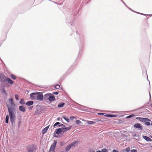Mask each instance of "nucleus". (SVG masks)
<instances>
[{"instance_id": "f257e3e1", "label": "nucleus", "mask_w": 152, "mask_h": 152, "mask_svg": "<svg viewBox=\"0 0 152 152\" xmlns=\"http://www.w3.org/2000/svg\"><path fill=\"white\" fill-rule=\"evenodd\" d=\"M30 97L32 100L42 101L43 99V96L42 92L32 93L30 94Z\"/></svg>"}, {"instance_id": "f03ea898", "label": "nucleus", "mask_w": 152, "mask_h": 152, "mask_svg": "<svg viewBox=\"0 0 152 152\" xmlns=\"http://www.w3.org/2000/svg\"><path fill=\"white\" fill-rule=\"evenodd\" d=\"M9 116L10 117V121L13 124L15 122L16 119L15 113H16V109L12 108L11 109L9 108L8 110Z\"/></svg>"}, {"instance_id": "7ed1b4c3", "label": "nucleus", "mask_w": 152, "mask_h": 152, "mask_svg": "<svg viewBox=\"0 0 152 152\" xmlns=\"http://www.w3.org/2000/svg\"><path fill=\"white\" fill-rule=\"evenodd\" d=\"M135 118L137 120H138L140 122L145 123L146 125L149 126L151 125L150 123L149 122L151 120L148 118L140 117H136Z\"/></svg>"}, {"instance_id": "20e7f679", "label": "nucleus", "mask_w": 152, "mask_h": 152, "mask_svg": "<svg viewBox=\"0 0 152 152\" xmlns=\"http://www.w3.org/2000/svg\"><path fill=\"white\" fill-rule=\"evenodd\" d=\"M9 100L10 102V103L7 105L8 110H9V108H10L11 109H13V108L15 109V104L13 102V99L10 98L9 99Z\"/></svg>"}, {"instance_id": "39448f33", "label": "nucleus", "mask_w": 152, "mask_h": 152, "mask_svg": "<svg viewBox=\"0 0 152 152\" xmlns=\"http://www.w3.org/2000/svg\"><path fill=\"white\" fill-rule=\"evenodd\" d=\"M57 141L54 140L53 144L51 145L48 152H55L54 151Z\"/></svg>"}, {"instance_id": "423d86ee", "label": "nucleus", "mask_w": 152, "mask_h": 152, "mask_svg": "<svg viewBox=\"0 0 152 152\" xmlns=\"http://www.w3.org/2000/svg\"><path fill=\"white\" fill-rule=\"evenodd\" d=\"M8 77L5 76L4 74H1V76L0 78V81L3 84H4L7 81Z\"/></svg>"}, {"instance_id": "0eeeda50", "label": "nucleus", "mask_w": 152, "mask_h": 152, "mask_svg": "<svg viewBox=\"0 0 152 152\" xmlns=\"http://www.w3.org/2000/svg\"><path fill=\"white\" fill-rule=\"evenodd\" d=\"M134 128L137 129L139 130L142 131L143 130V129L142 127V126L139 123H137L134 125Z\"/></svg>"}, {"instance_id": "6e6552de", "label": "nucleus", "mask_w": 152, "mask_h": 152, "mask_svg": "<svg viewBox=\"0 0 152 152\" xmlns=\"http://www.w3.org/2000/svg\"><path fill=\"white\" fill-rule=\"evenodd\" d=\"M77 36L79 37V38L77 39V40L78 42L80 41L81 43H83L84 41V37L83 35L78 34Z\"/></svg>"}, {"instance_id": "1a4fd4ad", "label": "nucleus", "mask_w": 152, "mask_h": 152, "mask_svg": "<svg viewBox=\"0 0 152 152\" xmlns=\"http://www.w3.org/2000/svg\"><path fill=\"white\" fill-rule=\"evenodd\" d=\"M36 150V146H34L30 148L28 150V152H35Z\"/></svg>"}, {"instance_id": "9d476101", "label": "nucleus", "mask_w": 152, "mask_h": 152, "mask_svg": "<svg viewBox=\"0 0 152 152\" xmlns=\"http://www.w3.org/2000/svg\"><path fill=\"white\" fill-rule=\"evenodd\" d=\"M49 98L48 100L50 102L54 101L55 100V97L54 95L51 93L50 94V95L49 96Z\"/></svg>"}, {"instance_id": "9b49d317", "label": "nucleus", "mask_w": 152, "mask_h": 152, "mask_svg": "<svg viewBox=\"0 0 152 152\" xmlns=\"http://www.w3.org/2000/svg\"><path fill=\"white\" fill-rule=\"evenodd\" d=\"M50 93H48L44 95L43 96V99L44 100H48L49 99V96L50 95Z\"/></svg>"}, {"instance_id": "f8f14e48", "label": "nucleus", "mask_w": 152, "mask_h": 152, "mask_svg": "<svg viewBox=\"0 0 152 152\" xmlns=\"http://www.w3.org/2000/svg\"><path fill=\"white\" fill-rule=\"evenodd\" d=\"M19 110L20 111L22 112H25L26 110L25 107L23 105L19 106Z\"/></svg>"}, {"instance_id": "ddd939ff", "label": "nucleus", "mask_w": 152, "mask_h": 152, "mask_svg": "<svg viewBox=\"0 0 152 152\" xmlns=\"http://www.w3.org/2000/svg\"><path fill=\"white\" fill-rule=\"evenodd\" d=\"M56 133L58 135L59 134L61 133L63 131L62 128H59L58 129H56Z\"/></svg>"}, {"instance_id": "4468645a", "label": "nucleus", "mask_w": 152, "mask_h": 152, "mask_svg": "<svg viewBox=\"0 0 152 152\" xmlns=\"http://www.w3.org/2000/svg\"><path fill=\"white\" fill-rule=\"evenodd\" d=\"M78 142H79L78 141H75L72 143L71 144H70V146H71V147H75L76 146H77Z\"/></svg>"}, {"instance_id": "2eb2a0df", "label": "nucleus", "mask_w": 152, "mask_h": 152, "mask_svg": "<svg viewBox=\"0 0 152 152\" xmlns=\"http://www.w3.org/2000/svg\"><path fill=\"white\" fill-rule=\"evenodd\" d=\"M49 126H48L42 129V134H44L47 132L48 130V129L49 128Z\"/></svg>"}, {"instance_id": "dca6fc26", "label": "nucleus", "mask_w": 152, "mask_h": 152, "mask_svg": "<svg viewBox=\"0 0 152 152\" xmlns=\"http://www.w3.org/2000/svg\"><path fill=\"white\" fill-rule=\"evenodd\" d=\"M34 104V102L32 101H29L26 103L27 106H30Z\"/></svg>"}, {"instance_id": "f3484780", "label": "nucleus", "mask_w": 152, "mask_h": 152, "mask_svg": "<svg viewBox=\"0 0 152 152\" xmlns=\"http://www.w3.org/2000/svg\"><path fill=\"white\" fill-rule=\"evenodd\" d=\"M72 127L71 126H70L68 127H65L64 128H62V129L63 131L64 132H66L67 130H69Z\"/></svg>"}, {"instance_id": "a211bd4d", "label": "nucleus", "mask_w": 152, "mask_h": 152, "mask_svg": "<svg viewBox=\"0 0 152 152\" xmlns=\"http://www.w3.org/2000/svg\"><path fill=\"white\" fill-rule=\"evenodd\" d=\"M7 81L8 83L9 84H10L11 85H12L14 83L13 81L11 79H10V78H9L8 77H7Z\"/></svg>"}, {"instance_id": "6ab92c4d", "label": "nucleus", "mask_w": 152, "mask_h": 152, "mask_svg": "<svg viewBox=\"0 0 152 152\" xmlns=\"http://www.w3.org/2000/svg\"><path fill=\"white\" fill-rule=\"evenodd\" d=\"M143 138L147 141L149 142L151 141V139L148 137L143 136Z\"/></svg>"}, {"instance_id": "aec40b11", "label": "nucleus", "mask_w": 152, "mask_h": 152, "mask_svg": "<svg viewBox=\"0 0 152 152\" xmlns=\"http://www.w3.org/2000/svg\"><path fill=\"white\" fill-rule=\"evenodd\" d=\"M121 1L123 2V3L125 4V5L127 7H128L129 9L130 10H131L133 12H136V13H137L139 14H140L141 15H145V14H142V13H140V12H135L134 11H133V10H132L131 9L129 8L126 5V4L125 3V2L123 1V0H121Z\"/></svg>"}, {"instance_id": "412c9836", "label": "nucleus", "mask_w": 152, "mask_h": 152, "mask_svg": "<svg viewBox=\"0 0 152 152\" xmlns=\"http://www.w3.org/2000/svg\"><path fill=\"white\" fill-rule=\"evenodd\" d=\"M105 116L108 117H117L116 115H111V114H107L104 115Z\"/></svg>"}, {"instance_id": "4be33fe9", "label": "nucleus", "mask_w": 152, "mask_h": 152, "mask_svg": "<svg viewBox=\"0 0 152 152\" xmlns=\"http://www.w3.org/2000/svg\"><path fill=\"white\" fill-rule=\"evenodd\" d=\"M71 146L70 145V144L67 146L65 149V151L66 152H67L69 151L71 148Z\"/></svg>"}, {"instance_id": "5701e85b", "label": "nucleus", "mask_w": 152, "mask_h": 152, "mask_svg": "<svg viewBox=\"0 0 152 152\" xmlns=\"http://www.w3.org/2000/svg\"><path fill=\"white\" fill-rule=\"evenodd\" d=\"M65 104L64 103L61 102L59 103L58 105V107H63Z\"/></svg>"}, {"instance_id": "b1692460", "label": "nucleus", "mask_w": 152, "mask_h": 152, "mask_svg": "<svg viewBox=\"0 0 152 152\" xmlns=\"http://www.w3.org/2000/svg\"><path fill=\"white\" fill-rule=\"evenodd\" d=\"M19 103L22 105L24 104H25L24 99H21L19 102Z\"/></svg>"}, {"instance_id": "393cba45", "label": "nucleus", "mask_w": 152, "mask_h": 152, "mask_svg": "<svg viewBox=\"0 0 152 152\" xmlns=\"http://www.w3.org/2000/svg\"><path fill=\"white\" fill-rule=\"evenodd\" d=\"M63 118L67 122H69V120L68 118L66 117L65 115H63Z\"/></svg>"}, {"instance_id": "a878e982", "label": "nucleus", "mask_w": 152, "mask_h": 152, "mask_svg": "<svg viewBox=\"0 0 152 152\" xmlns=\"http://www.w3.org/2000/svg\"><path fill=\"white\" fill-rule=\"evenodd\" d=\"M9 117L8 115H7L6 116L5 118V123H8L9 122Z\"/></svg>"}, {"instance_id": "bb28decb", "label": "nucleus", "mask_w": 152, "mask_h": 152, "mask_svg": "<svg viewBox=\"0 0 152 152\" xmlns=\"http://www.w3.org/2000/svg\"><path fill=\"white\" fill-rule=\"evenodd\" d=\"M130 148H129V147L127 148L126 149H124V152H129L130 150Z\"/></svg>"}, {"instance_id": "cd10ccee", "label": "nucleus", "mask_w": 152, "mask_h": 152, "mask_svg": "<svg viewBox=\"0 0 152 152\" xmlns=\"http://www.w3.org/2000/svg\"><path fill=\"white\" fill-rule=\"evenodd\" d=\"M135 115L134 114H132V115H129L127 116L126 117V118H130L134 116H135Z\"/></svg>"}, {"instance_id": "c85d7f7f", "label": "nucleus", "mask_w": 152, "mask_h": 152, "mask_svg": "<svg viewBox=\"0 0 152 152\" xmlns=\"http://www.w3.org/2000/svg\"><path fill=\"white\" fill-rule=\"evenodd\" d=\"M87 123L89 124H95L96 123L95 122H94L93 121H89L87 122Z\"/></svg>"}, {"instance_id": "c756f323", "label": "nucleus", "mask_w": 152, "mask_h": 152, "mask_svg": "<svg viewBox=\"0 0 152 152\" xmlns=\"http://www.w3.org/2000/svg\"><path fill=\"white\" fill-rule=\"evenodd\" d=\"M60 125V123H59V122H57L56 123L54 124L53 125V126L54 127H55L56 126H57V125H58H58Z\"/></svg>"}, {"instance_id": "7c9ffc66", "label": "nucleus", "mask_w": 152, "mask_h": 152, "mask_svg": "<svg viewBox=\"0 0 152 152\" xmlns=\"http://www.w3.org/2000/svg\"><path fill=\"white\" fill-rule=\"evenodd\" d=\"M11 77L12 78L13 80H15L16 78V77L12 74L11 75Z\"/></svg>"}, {"instance_id": "2f4dec72", "label": "nucleus", "mask_w": 152, "mask_h": 152, "mask_svg": "<svg viewBox=\"0 0 152 152\" xmlns=\"http://www.w3.org/2000/svg\"><path fill=\"white\" fill-rule=\"evenodd\" d=\"M15 97L16 99L17 100H19V96L18 94H15Z\"/></svg>"}, {"instance_id": "473e14b6", "label": "nucleus", "mask_w": 152, "mask_h": 152, "mask_svg": "<svg viewBox=\"0 0 152 152\" xmlns=\"http://www.w3.org/2000/svg\"><path fill=\"white\" fill-rule=\"evenodd\" d=\"M60 85L58 84H57L56 85L55 87V88L56 89H58L60 88Z\"/></svg>"}, {"instance_id": "72a5a7b5", "label": "nucleus", "mask_w": 152, "mask_h": 152, "mask_svg": "<svg viewBox=\"0 0 152 152\" xmlns=\"http://www.w3.org/2000/svg\"><path fill=\"white\" fill-rule=\"evenodd\" d=\"M76 123L77 124H80L81 123V122L80 121V120H77L76 121Z\"/></svg>"}, {"instance_id": "f704fd0d", "label": "nucleus", "mask_w": 152, "mask_h": 152, "mask_svg": "<svg viewBox=\"0 0 152 152\" xmlns=\"http://www.w3.org/2000/svg\"><path fill=\"white\" fill-rule=\"evenodd\" d=\"M58 127H62V128H64L65 127V126L63 124H61L60 125L58 126Z\"/></svg>"}, {"instance_id": "c9c22d12", "label": "nucleus", "mask_w": 152, "mask_h": 152, "mask_svg": "<svg viewBox=\"0 0 152 152\" xmlns=\"http://www.w3.org/2000/svg\"><path fill=\"white\" fill-rule=\"evenodd\" d=\"M101 152H107V150L106 149H103L102 150Z\"/></svg>"}, {"instance_id": "e433bc0d", "label": "nucleus", "mask_w": 152, "mask_h": 152, "mask_svg": "<svg viewBox=\"0 0 152 152\" xmlns=\"http://www.w3.org/2000/svg\"><path fill=\"white\" fill-rule=\"evenodd\" d=\"M75 118V117L74 116H72L70 117V119L71 120H73Z\"/></svg>"}, {"instance_id": "4c0bfd02", "label": "nucleus", "mask_w": 152, "mask_h": 152, "mask_svg": "<svg viewBox=\"0 0 152 152\" xmlns=\"http://www.w3.org/2000/svg\"><path fill=\"white\" fill-rule=\"evenodd\" d=\"M64 143L62 142H61L60 143V145L61 146H62L63 145H64Z\"/></svg>"}, {"instance_id": "58836bf2", "label": "nucleus", "mask_w": 152, "mask_h": 152, "mask_svg": "<svg viewBox=\"0 0 152 152\" xmlns=\"http://www.w3.org/2000/svg\"><path fill=\"white\" fill-rule=\"evenodd\" d=\"M58 94V92H53V94H55V95H57Z\"/></svg>"}, {"instance_id": "ea45409f", "label": "nucleus", "mask_w": 152, "mask_h": 152, "mask_svg": "<svg viewBox=\"0 0 152 152\" xmlns=\"http://www.w3.org/2000/svg\"><path fill=\"white\" fill-rule=\"evenodd\" d=\"M131 152H137V150L135 149H132L131 150Z\"/></svg>"}, {"instance_id": "a19ab883", "label": "nucleus", "mask_w": 152, "mask_h": 152, "mask_svg": "<svg viewBox=\"0 0 152 152\" xmlns=\"http://www.w3.org/2000/svg\"><path fill=\"white\" fill-rule=\"evenodd\" d=\"M98 114L99 115H103L104 114V113H98Z\"/></svg>"}, {"instance_id": "79ce46f5", "label": "nucleus", "mask_w": 152, "mask_h": 152, "mask_svg": "<svg viewBox=\"0 0 152 152\" xmlns=\"http://www.w3.org/2000/svg\"><path fill=\"white\" fill-rule=\"evenodd\" d=\"M149 97H150V100L151 101V94H150V92H149Z\"/></svg>"}, {"instance_id": "37998d69", "label": "nucleus", "mask_w": 152, "mask_h": 152, "mask_svg": "<svg viewBox=\"0 0 152 152\" xmlns=\"http://www.w3.org/2000/svg\"><path fill=\"white\" fill-rule=\"evenodd\" d=\"M113 152H119L118 151H117L115 149H114L113 150Z\"/></svg>"}, {"instance_id": "c03bdc74", "label": "nucleus", "mask_w": 152, "mask_h": 152, "mask_svg": "<svg viewBox=\"0 0 152 152\" xmlns=\"http://www.w3.org/2000/svg\"><path fill=\"white\" fill-rule=\"evenodd\" d=\"M50 1H51V2H53V3H55V4H57V3L56 2H54V1H51V0H49Z\"/></svg>"}, {"instance_id": "a18cd8bd", "label": "nucleus", "mask_w": 152, "mask_h": 152, "mask_svg": "<svg viewBox=\"0 0 152 152\" xmlns=\"http://www.w3.org/2000/svg\"><path fill=\"white\" fill-rule=\"evenodd\" d=\"M20 121H19L18 124V127H20Z\"/></svg>"}, {"instance_id": "49530a36", "label": "nucleus", "mask_w": 152, "mask_h": 152, "mask_svg": "<svg viewBox=\"0 0 152 152\" xmlns=\"http://www.w3.org/2000/svg\"><path fill=\"white\" fill-rule=\"evenodd\" d=\"M71 24V25H75V23H74L72 22V23Z\"/></svg>"}, {"instance_id": "de8ad7c7", "label": "nucleus", "mask_w": 152, "mask_h": 152, "mask_svg": "<svg viewBox=\"0 0 152 152\" xmlns=\"http://www.w3.org/2000/svg\"><path fill=\"white\" fill-rule=\"evenodd\" d=\"M60 118L59 117H58L57 118V120L58 121H59L60 120Z\"/></svg>"}, {"instance_id": "09e8293b", "label": "nucleus", "mask_w": 152, "mask_h": 152, "mask_svg": "<svg viewBox=\"0 0 152 152\" xmlns=\"http://www.w3.org/2000/svg\"><path fill=\"white\" fill-rule=\"evenodd\" d=\"M90 152H95V151H94V150H92L91 151H90Z\"/></svg>"}, {"instance_id": "8fccbe9b", "label": "nucleus", "mask_w": 152, "mask_h": 152, "mask_svg": "<svg viewBox=\"0 0 152 152\" xmlns=\"http://www.w3.org/2000/svg\"><path fill=\"white\" fill-rule=\"evenodd\" d=\"M57 4L58 5H61L62 4V3Z\"/></svg>"}, {"instance_id": "3c124183", "label": "nucleus", "mask_w": 152, "mask_h": 152, "mask_svg": "<svg viewBox=\"0 0 152 152\" xmlns=\"http://www.w3.org/2000/svg\"><path fill=\"white\" fill-rule=\"evenodd\" d=\"M96 152H101L100 151H96Z\"/></svg>"}, {"instance_id": "603ef678", "label": "nucleus", "mask_w": 152, "mask_h": 152, "mask_svg": "<svg viewBox=\"0 0 152 152\" xmlns=\"http://www.w3.org/2000/svg\"><path fill=\"white\" fill-rule=\"evenodd\" d=\"M3 92L5 93V90H3Z\"/></svg>"}, {"instance_id": "864d4df0", "label": "nucleus", "mask_w": 152, "mask_h": 152, "mask_svg": "<svg viewBox=\"0 0 152 152\" xmlns=\"http://www.w3.org/2000/svg\"><path fill=\"white\" fill-rule=\"evenodd\" d=\"M33 107V106H32V107H30V109H31V108H32Z\"/></svg>"}, {"instance_id": "5fc2aeb1", "label": "nucleus", "mask_w": 152, "mask_h": 152, "mask_svg": "<svg viewBox=\"0 0 152 152\" xmlns=\"http://www.w3.org/2000/svg\"><path fill=\"white\" fill-rule=\"evenodd\" d=\"M145 72L146 73V74L147 76V72Z\"/></svg>"}, {"instance_id": "6e6d98bb", "label": "nucleus", "mask_w": 152, "mask_h": 152, "mask_svg": "<svg viewBox=\"0 0 152 152\" xmlns=\"http://www.w3.org/2000/svg\"><path fill=\"white\" fill-rule=\"evenodd\" d=\"M121 152H124V150L122 151Z\"/></svg>"}, {"instance_id": "4d7b16f0", "label": "nucleus", "mask_w": 152, "mask_h": 152, "mask_svg": "<svg viewBox=\"0 0 152 152\" xmlns=\"http://www.w3.org/2000/svg\"><path fill=\"white\" fill-rule=\"evenodd\" d=\"M151 125L152 126V123H151Z\"/></svg>"}, {"instance_id": "13d9d810", "label": "nucleus", "mask_w": 152, "mask_h": 152, "mask_svg": "<svg viewBox=\"0 0 152 152\" xmlns=\"http://www.w3.org/2000/svg\"><path fill=\"white\" fill-rule=\"evenodd\" d=\"M84 107H86L85 106H83Z\"/></svg>"}, {"instance_id": "bf43d9fd", "label": "nucleus", "mask_w": 152, "mask_h": 152, "mask_svg": "<svg viewBox=\"0 0 152 152\" xmlns=\"http://www.w3.org/2000/svg\"><path fill=\"white\" fill-rule=\"evenodd\" d=\"M151 15L152 16V15Z\"/></svg>"}]
</instances>
